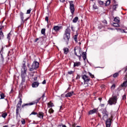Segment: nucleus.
I'll use <instances>...</instances> for the list:
<instances>
[{
    "label": "nucleus",
    "mask_w": 127,
    "mask_h": 127,
    "mask_svg": "<svg viewBox=\"0 0 127 127\" xmlns=\"http://www.w3.org/2000/svg\"><path fill=\"white\" fill-rule=\"evenodd\" d=\"M102 22H103V23H104L105 25H107V24H108V22L106 20H104L102 21Z\"/></svg>",
    "instance_id": "39"
},
{
    "label": "nucleus",
    "mask_w": 127,
    "mask_h": 127,
    "mask_svg": "<svg viewBox=\"0 0 127 127\" xmlns=\"http://www.w3.org/2000/svg\"><path fill=\"white\" fill-rule=\"evenodd\" d=\"M10 36H11V34L10 33H9L7 36V38L8 39V40H10Z\"/></svg>",
    "instance_id": "36"
},
{
    "label": "nucleus",
    "mask_w": 127,
    "mask_h": 127,
    "mask_svg": "<svg viewBox=\"0 0 127 127\" xmlns=\"http://www.w3.org/2000/svg\"><path fill=\"white\" fill-rule=\"evenodd\" d=\"M48 108H51L52 107H54V104H53V103L50 102L47 104Z\"/></svg>",
    "instance_id": "24"
},
{
    "label": "nucleus",
    "mask_w": 127,
    "mask_h": 127,
    "mask_svg": "<svg viewBox=\"0 0 127 127\" xmlns=\"http://www.w3.org/2000/svg\"><path fill=\"white\" fill-rule=\"evenodd\" d=\"M119 76V72H116L113 74L114 78H117Z\"/></svg>",
    "instance_id": "35"
},
{
    "label": "nucleus",
    "mask_w": 127,
    "mask_h": 127,
    "mask_svg": "<svg viewBox=\"0 0 127 127\" xmlns=\"http://www.w3.org/2000/svg\"><path fill=\"white\" fill-rule=\"evenodd\" d=\"M4 60V58H3V56H2V54H0V63L1 64H3V61Z\"/></svg>",
    "instance_id": "23"
},
{
    "label": "nucleus",
    "mask_w": 127,
    "mask_h": 127,
    "mask_svg": "<svg viewBox=\"0 0 127 127\" xmlns=\"http://www.w3.org/2000/svg\"><path fill=\"white\" fill-rule=\"evenodd\" d=\"M126 95L125 94L124 95H123V100H126Z\"/></svg>",
    "instance_id": "50"
},
{
    "label": "nucleus",
    "mask_w": 127,
    "mask_h": 127,
    "mask_svg": "<svg viewBox=\"0 0 127 127\" xmlns=\"http://www.w3.org/2000/svg\"><path fill=\"white\" fill-rule=\"evenodd\" d=\"M39 67V63L35 61L31 65V67H30V71H34V70H36L38 69Z\"/></svg>",
    "instance_id": "5"
},
{
    "label": "nucleus",
    "mask_w": 127,
    "mask_h": 127,
    "mask_svg": "<svg viewBox=\"0 0 127 127\" xmlns=\"http://www.w3.org/2000/svg\"><path fill=\"white\" fill-rule=\"evenodd\" d=\"M0 99L1 100L2 99H4V97L5 96H4V94L2 93L0 94Z\"/></svg>",
    "instance_id": "31"
},
{
    "label": "nucleus",
    "mask_w": 127,
    "mask_h": 127,
    "mask_svg": "<svg viewBox=\"0 0 127 127\" xmlns=\"http://www.w3.org/2000/svg\"><path fill=\"white\" fill-rule=\"evenodd\" d=\"M31 12V8H30L27 10L26 14H30V12Z\"/></svg>",
    "instance_id": "38"
},
{
    "label": "nucleus",
    "mask_w": 127,
    "mask_h": 127,
    "mask_svg": "<svg viewBox=\"0 0 127 127\" xmlns=\"http://www.w3.org/2000/svg\"><path fill=\"white\" fill-rule=\"evenodd\" d=\"M62 127H66V125H63Z\"/></svg>",
    "instance_id": "60"
},
{
    "label": "nucleus",
    "mask_w": 127,
    "mask_h": 127,
    "mask_svg": "<svg viewBox=\"0 0 127 127\" xmlns=\"http://www.w3.org/2000/svg\"><path fill=\"white\" fill-rule=\"evenodd\" d=\"M88 74L90 76V77H91V78H95V76L94 75V74H92V73L91 72H88Z\"/></svg>",
    "instance_id": "37"
},
{
    "label": "nucleus",
    "mask_w": 127,
    "mask_h": 127,
    "mask_svg": "<svg viewBox=\"0 0 127 127\" xmlns=\"http://www.w3.org/2000/svg\"><path fill=\"white\" fill-rule=\"evenodd\" d=\"M78 19H79V18H78V17H75L72 20V22H73V23H76V22H77L78 21Z\"/></svg>",
    "instance_id": "28"
},
{
    "label": "nucleus",
    "mask_w": 127,
    "mask_h": 127,
    "mask_svg": "<svg viewBox=\"0 0 127 127\" xmlns=\"http://www.w3.org/2000/svg\"><path fill=\"white\" fill-rule=\"evenodd\" d=\"M69 9L70 11L72 14V15H74V13H75V7L74 5V1H69Z\"/></svg>",
    "instance_id": "6"
},
{
    "label": "nucleus",
    "mask_w": 127,
    "mask_h": 127,
    "mask_svg": "<svg viewBox=\"0 0 127 127\" xmlns=\"http://www.w3.org/2000/svg\"><path fill=\"white\" fill-rule=\"evenodd\" d=\"M98 100L101 102V101H102V98H99Z\"/></svg>",
    "instance_id": "58"
},
{
    "label": "nucleus",
    "mask_w": 127,
    "mask_h": 127,
    "mask_svg": "<svg viewBox=\"0 0 127 127\" xmlns=\"http://www.w3.org/2000/svg\"><path fill=\"white\" fill-rule=\"evenodd\" d=\"M98 116L99 117V118H100V119H102V116L101 115V114H100V113L98 114Z\"/></svg>",
    "instance_id": "52"
},
{
    "label": "nucleus",
    "mask_w": 127,
    "mask_h": 127,
    "mask_svg": "<svg viewBox=\"0 0 127 127\" xmlns=\"http://www.w3.org/2000/svg\"><path fill=\"white\" fill-rule=\"evenodd\" d=\"M69 27L70 26L67 27L64 34V39L65 42H66L67 44H68V42H69L71 34V30Z\"/></svg>",
    "instance_id": "1"
},
{
    "label": "nucleus",
    "mask_w": 127,
    "mask_h": 127,
    "mask_svg": "<svg viewBox=\"0 0 127 127\" xmlns=\"http://www.w3.org/2000/svg\"><path fill=\"white\" fill-rule=\"evenodd\" d=\"M93 7L94 9H98V6H97V5H96V4H94L93 5Z\"/></svg>",
    "instance_id": "40"
},
{
    "label": "nucleus",
    "mask_w": 127,
    "mask_h": 127,
    "mask_svg": "<svg viewBox=\"0 0 127 127\" xmlns=\"http://www.w3.org/2000/svg\"><path fill=\"white\" fill-rule=\"evenodd\" d=\"M74 52L75 55L78 57L79 60H81V57H82V50L81 49V48L75 47L74 49Z\"/></svg>",
    "instance_id": "3"
},
{
    "label": "nucleus",
    "mask_w": 127,
    "mask_h": 127,
    "mask_svg": "<svg viewBox=\"0 0 127 127\" xmlns=\"http://www.w3.org/2000/svg\"><path fill=\"white\" fill-rule=\"evenodd\" d=\"M39 99H40V100L42 99V101L43 103H44V102H46V100H47V98H46V97H45V93L43 94L41 97L39 98Z\"/></svg>",
    "instance_id": "14"
},
{
    "label": "nucleus",
    "mask_w": 127,
    "mask_h": 127,
    "mask_svg": "<svg viewBox=\"0 0 127 127\" xmlns=\"http://www.w3.org/2000/svg\"><path fill=\"white\" fill-rule=\"evenodd\" d=\"M3 33L2 32V28H0V40L3 39Z\"/></svg>",
    "instance_id": "17"
},
{
    "label": "nucleus",
    "mask_w": 127,
    "mask_h": 127,
    "mask_svg": "<svg viewBox=\"0 0 127 127\" xmlns=\"http://www.w3.org/2000/svg\"><path fill=\"white\" fill-rule=\"evenodd\" d=\"M74 94V92L71 91L70 92L67 93L65 95V97L66 98H68L70 97H72V95Z\"/></svg>",
    "instance_id": "16"
},
{
    "label": "nucleus",
    "mask_w": 127,
    "mask_h": 127,
    "mask_svg": "<svg viewBox=\"0 0 127 127\" xmlns=\"http://www.w3.org/2000/svg\"><path fill=\"white\" fill-rule=\"evenodd\" d=\"M38 40H39V39L38 38H37L35 40V42H37V41H38Z\"/></svg>",
    "instance_id": "54"
},
{
    "label": "nucleus",
    "mask_w": 127,
    "mask_h": 127,
    "mask_svg": "<svg viewBox=\"0 0 127 127\" xmlns=\"http://www.w3.org/2000/svg\"><path fill=\"white\" fill-rule=\"evenodd\" d=\"M7 116V113H3L2 114V118L5 119V118H6Z\"/></svg>",
    "instance_id": "33"
},
{
    "label": "nucleus",
    "mask_w": 127,
    "mask_h": 127,
    "mask_svg": "<svg viewBox=\"0 0 127 127\" xmlns=\"http://www.w3.org/2000/svg\"><path fill=\"white\" fill-rule=\"evenodd\" d=\"M71 30H72V31H74V29H73V26H71Z\"/></svg>",
    "instance_id": "59"
},
{
    "label": "nucleus",
    "mask_w": 127,
    "mask_h": 127,
    "mask_svg": "<svg viewBox=\"0 0 127 127\" xmlns=\"http://www.w3.org/2000/svg\"><path fill=\"white\" fill-rule=\"evenodd\" d=\"M113 23V26H115V27H120V24H119V23Z\"/></svg>",
    "instance_id": "30"
},
{
    "label": "nucleus",
    "mask_w": 127,
    "mask_h": 127,
    "mask_svg": "<svg viewBox=\"0 0 127 127\" xmlns=\"http://www.w3.org/2000/svg\"><path fill=\"white\" fill-rule=\"evenodd\" d=\"M48 20H49L48 16H46V17H45V21H47V22L48 23Z\"/></svg>",
    "instance_id": "46"
},
{
    "label": "nucleus",
    "mask_w": 127,
    "mask_h": 127,
    "mask_svg": "<svg viewBox=\"0 0 127 127\" xmlns=\"http://www.w3.org/2000/svg\"><path fill=\"white\" fill-rule=\"evenodd\" d=\"M119 6V4H116L115 5H113V10H116L117 8H118Z\"/></svg>",
    "instance_id": "26"
},
{
    "label": "nucleus",
    "mask_w": 127,
    "mask_h": 127,
    "mask_svg": "<svg viewBox=\"0 0 127 127\" xmlns=\"http://www.w3.org/2000/svg\"><path fill=\"white\" fill-rule=\"evenodd\" d=\"M49 113H54V110H53L52 109H50L49 110Z\"/></svg>",
    "instance_id": "45"
},
{
    "label": "nucleus",
    "mask_w": 127,
    "mask_h": 127,
    "mask_svg": "<svg viewBox=\"0 0 127 127\" xmlns=\"http://www.w3.org/2000/svg\"><path fill=\"white\" fill-rule=\"evenodd\" d=\"M114 21H115V22L119 23L120 22V18L118 17H116L114 18Z\"/></svg>",
    "instance_id": "25"
},
{
    "label": "nucleus",
    "mask_w": 127,
    "mask_h": 127,
    "mask_svg": "<svg viewBox=\"0 0 127 127\" xmlns=\"http://www.w3.org/2000/svg\"><path fill=\"white\" fill-rule=\"evenodd\" d=\"M81 65V63L80 62L74 63L73 67H79Z\"/></svg>",
    "instance_id": "22"
},
{
    "label": "nucleus",
    "mask_w": 127,
    "mask_h": 127,
    "mask_svg": "<svg viewBox=\"0 0 127 127\" xmlns=\"http://www.w3.org/2000/svg\"><path fill=\"white\" fill-rule=\"evenodd\" d=\"M22 125H25V120H23L21 121Z\"/></svg>",
    "instance_id": "49"
},
{
    "label": "nucleus",
    "mask_w": 127,
    "mask_h": 127,
    "mask_svg": "<svg viewBox=\"0 0 127 127\" xmlns=\"http://www.w3.org/2000/svg\"><path fill=\"white\" fill-rule=\"evenodd\" d=\"M77 37H78V34H76V35H75L73 36V38H74V40L75 41V42H77V41H78Z\"/></svg>",
    "instance_id": "27"
},
{
    "label": "nucleus",
    "mask_w": 127,
    "mask_h": 127,
    "mask_svg": "<svg viewBox=\"0 0 127 127\" xmlns=\"http://www.w3.org/2000/svg\"><path fill=\"white\" fill-rule=\"evenodd\" d=\"M63 1H62V2H65V0H62Z\"/></svg>",
    "instance_id": "62"
},
{
    "label": "nucleus",
    "mask_w": 127,
    "mask_h": 127,
    "mask_svg": "<svg viewBox=\"0 0 127 127\" xmlns=\"http://www.w3.org/2000/svg\"><path fill=\"white\" fill-rule=\"evenodd\" d=\"M26 72H27V67L25 65V64H23V66L21 68V75L22 78L21 83H23L25 82V77H26Z\"/></svg>",
    "instance_id": "2"
},
{
    "label": "nucleus",
    "mask_w": 127,
    "mask_h": 127,
    "mask_svg": "<svg viewBox=\"0 0 127 127\" xmlns=\"http://www.w3.org/2000/svg\"><path fill=\"white\" fill-rule=\"evenodd\" d=\"M98 2L99 4H100V5H103V4H104V1L100 0L98 1Z\"/></svg>",
    "instance_id": "42"
},
{
    "label": "nucleus",
    "mask_w": 127,
    "mask_h": 127,
    "mask_svg": "<svg viewBox=\"0 0 127 127\" xmlns=\"http://www.w3.org/2000/svg\"><path fill=\"white\" fill-rule=\"evenodd\" d=\"M12 91H13V90L11 89V91H10V92H9V94H11Z\"/></svg>",
    "instance_id": "61"
},
{
    "label": "nucleus",
    "mask_w": 127,
    "mask_h": 127,
    "mask_svg": "<svg viewBox=\"0 0 127 127\" xmlns=\"http://www.w3.org/2000/svg\"><path fill=\"white\" fill-rule=\"evenodd\" d=\"M28 19H29V17H28V18H26V19L23 20L24 21V22H25V21H27L28 20Z\"/></svg>",
    "instance_id": "48"
},
{
    "label": "nucleus",
    "mask_w": 127,
    "mask_h": 127,
    "mask_svg": "<svg viewBox=\"0 0 127 127\" xmlns=\"http://www.w3.org/2000/svg\"><path fill=\"white\" fill-rule=\"evenodd\" d=\"M82 79L84 80V84L86 85V84H88V83L90 82V77L87 76L86 74H83L81 75Z\"/></svg>",
    "instance_id": "7"
},
{
    "label": "nucleus",
    "mask_w": 127,
    "mask_h": 127,
    "mask_svg": "<svg viewBox=\"0 0 127 127\" xmlns=\"http://www.w3.org/2000/svg\"><path fill=\"white\" fill-rule=\"evenodd\" d=\"M82 57L84 61H86V59H87V53L83 52L82 54Z\"/></svg>",
    "instance_id": "19"
},
{
    "label": "nucleus",
    "mask_w": 127,
    "mask_h": 127,
    "mask_svg": "<svg viewBox=\"0 0 127 127\" xmlns=\"http://www.w3.org/2000/svg\"><path fill=\"white\" fill-rule=\"evenodd\" d=\"M103 117L102 119L105 121V120H107L108 118H109V114H103Z\"/></svg>",
    "instance_id": "20"
},
{
    "label": "nucleus",
    "mask_w": 127,
    "mask_h": 127,
    "mask_svg": "<svg viewBox=\"0 0 127 127\" xmlns=\"http://www.w3.org/2000/svg\"><path fill=\"white\" fill-rule=\"evenodd\" d=\"M3 127H8V126H4Z\"/></svg>",
    "instance_id": "64"
},
{
    "label": "nucleus",
    "mask_w": 127,
    "mask_h": 127,
    "mask_svg": "<svg viewBox=\"0 0 127 127\" xmlns=\"http://www.w3.org/2000/svg\"><path fill=\"white\" fill-rule=\"evenodd\" d=\"M37 117H38V118H40V119H43V117H44L43 112H39L37 114Z\"/></svg>",
    "instance_id": "18"
},
{
    "label": "nucleus",
    "mask_w": 127,
    "mask_h": 127,
    "mask_svg": "<svg viewBox=\"0 0 127 127\" xmlns=\"http://www.w3.org/2000/svg\"><path fill=\"white\" fill-rule=\"evenodd\" d=\"M27 66H28V68H29V70H30V64H28Z\"/></svg>",
    "instance_id": "57"
},
{
    "label": "nucleus",
    "mask_w": 127,
    "mask_h": 127,
    "mask_svg": "<svg viewBox=\"0 0 127 127\" xmlns=\"http://www.w3.org/2000/svg\"><path fill=\"white\" fill-rule=\"evenodd\" d=\"M109 114L108 111H107V107H106L102 111V114Z\"/></svg>",
    "instance_id": "29"
},
{
    "label": "nucleus",
    "mask_w": 127,
    "mask_h": 127,
    "mask_svg": "<svg viewBox=\"0 0 127 127\" xmlns=\"http://www.w3.org/2000/svg\"><path fill=\"white\" fill-rule=\"evenodd\" d=\"M22 103V101L21 100V98H20V101H19L16 106V116H18V114L19 113V109H20V107L21 106Z\"/></svg>",
    "instance_id": "9"
},
{
    "label": "nucleus",
    "mask_w": 127,
    "mask_h": 127,
    "mask_svg": "<svg viewBox=\"0 0 127 127\" xmlns=\"http://www.w3.org/2000/svg\"><path fill=\"white\" fill-rule=\"evenodd\" d=\"M111 125H112V120L110 118L107 119L106 122V127H111Z\"/></svg>",
    "instance_id": "12"
},
{
    "label": "nucleus",
    "mask_w": 127,
    "mask_h": 127,
    "mask_svg": "<svg viewBox=\"0 0 127 127\" xmlns=\"http://www.w3.org/2000/svg\"><path fill=\"white\" fill-rule=\"evenodd\" d=\"M73 73H74V71H72V70H70V71H68V74L69 75H72V74H73Z\"/></svg>",
    "instance_id": "43"
},
{
    "label": "nucleus",
    "mask_w": 127,
    "mask_h": 127,
    "mask_svg": "<svg viewBox=\"0 0 127 127\" xmlns=\"http://www.w3.org/2000/svg\"><path fill=\"white\" fill-rule=\"evenodd\" d=\"M80 76L79 74H77L76 77V80H78V79H80Z\"/></svg>",
    "instance_id": "47"
},
{
    "label": "nucleus",
    "mask_w": 127,
    "mask_h": 127,
    "mask_svg": "<svg viewBox=\"0 0 127 127\" xmlns=\"http://www.w3.org/2000/svg\"><path fill=\"white\" fill-rule=\"evenodd\" d=\"M3 52V47H2L0 52V53H1V52Z\"/></svg>",
    "instance_id": "53"
},
{
    "label": "nucleus",
    "mask_w": 127,
    "mask_h": 127,
    "mask_svg": "<svg viewBox=\"0 0 127 127\" xmlns=\"http://www.w3.org/2000/svg\"><path fill=\"white\" fill-rule=\"evenodd\" d=\"M42 84H43V85L46 84V80H44L43 82H42Z\"/></svg>",
    "instance_id": "51"
},
{
    "label": "nucleus",
    "mask_w": 127,
    "mask_h": 127,
    "mask_svg": "<svg viewBox=\"0 0 127 127\" xmlns=\"http://www.w3.org/2000/svg\"><path fill=\"white\" fill-rule=\"evenodd\" d=\"M39 101H40V98H38L37 100H35L33 102H31L30 103L23 104L22 106V107L24 108V107H25L26 106H32L33 105H35V104L39 103Z\"/></svg>",
    "instance_id": "8"
},
{
    "label": "nucleus",
    "mask_w": 127,
    "mask_h": 127,
    "mask_svg": "<svg viewBox=\"0 0 127 127\" xmlns=\"http://www.w3.org/2000/svg\"><path fill=\"white\" fill-rule=\"evenodd\" d=\"M37 113H36V112H32V113H31V114L30 115V116H31V115H37Z\"/></svg>",
    "instance_id": "44"
},
{
    "label": "nucleus",
    "mask_w": 127,
    "mask_h": 127,
    "mask_svg": "<svg viewBox=\"0 0 127 127\" xmlns=\"http://www.w3.org/2000/svg\"><path fill=\"white\" fill-rule=\"evenodd\" d=\"M117 102H118V97L116 95H113L108 101V103L111 106L112 105H116V104H117Z\"/></svg>",
    "instance_id": "4"
},
{
    "label": "nucleus",
    "mask_w": 127,
    "mask_h": 127,
    "mask_svg": "<svg viewBox=\"0 0 127 127\" xmlns=\"http://www.w3.org/2000/svg\"><path fill=\"white\" fill-rule=\"evenodd\" d=\"M8 56H10V55H11V54H10V51H9L8 52V54H7Z\"/></svg>",
    "instance_id": "55"
},
{
    "label": "nucleus",
    "mask_w": 127,
    "mask_h": 127,
    "mask_svg": "<svg viewBox=\"0 0 127 127\" xmlns=\"http://www.w3.org/2000/svg\"><path fill=\"white\" fill-rule=\"evenodd\" d=\"M39 86V82L37 81H35L32 84V86L33 88H37Z\"/></svg>",
    "instance_id": "15"
},
{
    "label": "nucleus",
    "mask_w": 127,
    "mask_h": 127,
    "mask_svg": "<svg viewBox=\"0 0 127 127\" xmlns=\"http://www.w3.org/2000/svg\"><path fill=\"white\" fill-rule=\"evenodd\" d=\"M62 26H55L53 28V30H54L55 32H58L60 29H62Z\"/></svg>",
    "instance_id": "11"
},
{
    "label": "nucleus",
    "mask_w": 127,
    "mask_h": 127,
    "mask_svg": "<svg viewBox=\"0 0 127 127\" xmlns=\"http://www.w3.org/2000/svg\"><path fill=\"white\" fill-rule=\"evenodd\" d=\"M78 44H79V45H81V42H79Z\"/></svg>",
    "instance_id": "63"
},
{
    "label": "nucleus",
    "mask_w": 127,
    "mask_h": 127,
    "mask_svg": "<svg viewBox=\"0 0 127 127\" xmlns=\"http://www.w3.org/2000/svg\"><path fill=\"white\" fill-rule=\"evenodd\" d=\"M111 89H113V90H115L116 89V84H113L111 86Z\"/></svg>",
    "instance_id": "41"
},
{
    "label": "nucleus",
    "mask_w": 127,
    "mask_h": 127,
    "mask_svg": "<svg viewBox=\"0 0 127 127\" xmlns=\"http://www.w3.org/2000/svg\"><path fill=\"white\" fill-rule=\"evenodd\" d=\"M45 28L42 29L41 30V34L43 35H45Z\"/></svg>",
    "instance_id": "34"
},
{
    "label": "nucleus",
    "mask_w": 127,
    "mask_h": 127,
    "mask_svg": "<svg viewBox=\"0 0 127 127\" xmlns=\"http://www.w3.org/2000/svg\"><path fill=\"white\" fill-rule=\"evenodd\" d=\"M20 19H21V24H24V13H23V12H20Z\"/></svg>",
    "instance_id": "10"
},
{
    "label": "nucleus",
    "mask_w": 127,
    "mask_h": 127,
    "mask_svg": "<svg viewBox=\"0 0 127 127\" xmlns=\"http://www.w3.org/2000/svg\"><path fill=\"white\" fill-rule=\"evenodd\" d=\"M63 50L64 54L67 55V53H69V49L68 48H64Z\"/></svg>",
    "instance_id": "21"
},
{
    "label": "nucleus",
    "mask_w": 127,
    "mask_h": 127,
    "mask_svg": "<svg viewBox=\"0 0 127 127\" xmlns=\"http://www.w3.org/2000/svg\"><path fill=\"white\" fill-rule=\"evenodd\" d=\"M104 106H105V104H102L100 105V107H101V108H103V107H104Z\"/></svg>",
    "instance_id": "56"
},
{
    "label": "nucleus",
    "mask_w": 127,
    "mask_h": 127,
    "mask_svg": "<svg viewBox=\"0 0 127 127\" xmlns=\"http://www.w3.org/2000/svg\"><path fill=\"white\" fill-rule=\"evenodd\" d=\"M116 29L118 30V31H120L122 33H126V31H125V30H122L120 28H117Z\"/></svg>",
    "instance_id": "32"
},
{
    "label": "nucleus",
    "mask_w": 127,
    "mask_h": 127,
    "mask_svg": "<svg viewBox=\"0 0 127 127\" xmlns=\"http://www.w3.org/2000/svg\"><path fill=\"white\" fill-rule=\"evenodd\" d=\"M98 110V108H94L93 110L89 111L88 115H93V114H96L97 113Z\"/></svg>",
    "instance_id": "13"
}]
</instances>
